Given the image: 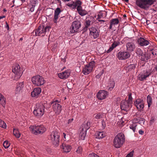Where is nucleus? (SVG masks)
<instances>
[{
  "instance_id": "f257e3e1",
  "label": "nucleus",
  "mask_w": 157,
  "mask_h": 157,
  "mask_svg": "<svg viewBox=\"0 0 157 157\" xmlns=\"http://www.w3.org/2000/svg\"><path fill=\"white\" fill-rule=\"evenodd\" d=\"M82 2L80 0H76L75 2H71L66 4L70 9L73 10L77 8L79 14L82 16H83L87 14V12L82 9Z\"/></svg>"
},
{
  "instance_id": "f03ea898",
  "label": "nucleus",
  "mask_w": 157,
  "mask_h": 157,
  "mask_svg": "<svg viewBox=\"0 0 157 157\" xmlns=\"http://www.w3.org/2000/svg\"><path fill=\"white\" fill-rule=\"evenodd\" d=\"M29 129L32 133L36 135L42 134L46 131V128L42 124L31 125Z\"/></svg>"
},
{
  "instance_id": "7ed1b4c3",
  "label": "nucleus",
  "mask_w": 157,
  "mask_h": 157,
  "mask_svg": "<svg viewBox=\"0 0 157 157\" xmlns=\"http://www.w3.org/2000/svg\"><path fill=\"white\" fill-rule=\"evenodd\" d=\"M155 1V0H136V3L140 8L147 10Z\"/></svg>"
},
{
  "instance_id": "20e7f679",
  "label": "nucleus",
  "mask_w": 157,
  "mask_h": 157,
  "mask_svg": "<svg viewBox=\"0 0 157 157\" xmlns=\"http://www.w3.org/2000/svg\"><path fill=\"white\" fill-rule=\"evenodd\" d=\"M125 141L124 135L122 133H118L115 137L113 141V145L115 147L119 148L121 147Z\"/></svg>"
},
{
  "instance_id": "39448f33",
  "label": "nucleus",
  "mask_w": 157,
  "mask_h": 157,
  "mask_svg": "<svg viewBox=\"0 0 157 157\" xmlns=\"http://www.w3.org/2000/svg\"><path fill=\"white\" fill-rule=\"evenodd\" d=\"M31 80L34 85L37 86H42L45 82L44 78L40 75H36L33 76Z\"/></svg>"
},
{
  "instance_id": "423d86ee",
  "label": "nucleus",
  "mask_w": 157,
  "mask_h": 157,
  "mask_svg": "<svg viewBox=\"0 0 157 157\" xmlns=\"http://www.w3.org/2000/svg\"><path fill=\"white\" fill-rule=\"evenodd\" d=\"M33 113L34 115L38 117L42 116L44 113V106L42 105L37 104Z\"/></svg>"
},
{
  "instance_id": "0eeeda50",
  "label": "nucleus",
  "mask_w": 157,
  "mask_h": 157,
  "mask_svg": "<svg viewBox=\"0 0 157 157\" xmlns=\"http://www.w3.org/2000/svg\"><path fill=\"white\" fill-rule=\"evenodd\" d=\"M59 133L56 131H53L51 134L49 138L55 146H57L59 143Z\"/></svg>"
},
{
  "instance_id": "6e6552de",
  "label": "nucleus",
  "mask_w": 157,
  "mask_h": 157,
  "mask_svg": "<svg viewBox=\"0 0 157 157\" xmlns=\"http://www.w3.org/2000/svg\"><path fill=\"white\" fill-rule=\"evenodd\" d=\"M12 71L15 74V78L16 79L20 78L23 72L21 69L20 66L17 63L13 66Z\"/></svg>"
},
{
  "instance_id": "1a4fd4ad",
  "label": "nucleus",
  "mask_w": 157,
  "mask_h": 157,
  "mask_svg": "<svg viewBox=\"0 0 157 157\" xmlns=\"http://www.w3.org/2000/svg\"><path fill=\"white\" fill-rule=\"evenodd\" d=\"M95 62L94 61H92L88 64L85 65L83 69V74L86 75L91 72L93 69L95 67Z\"/></svg>"
},
{
  "instance_id": "9d476101",
  "label": "nucleus",
  "mask_w": 157,
  "mask_h": 157,
  "mask_svg": "<svg viewBox=\"0 0 157 157\" xmlns=\"http://www.w3.org/2000/svg\"><path fill=\"white\" fill-rule=\"evenodd\" d=\"M81 26V23L79 21H73L70 28V32L71 33H74L78 32Z\"/></svg>"
},
{
  "instance_id": "9b49d317",
  "label": "nucleus",
  "mask_w": 157,
  "mask_h": 157,
  "mask_svg": "<svg viewBox=\"0 0 157 157\" xmlns=\"http://www.w3.org/2000/svg\"><path fill=\"white\" fill-rule=\"evenodd\" d=\"M59 102V101L57 100H53L51 102V104L52 105V108L54 111L57 114H59L62 110V106L58 104Z\"/></svg>"
},
{
  "instance_id": "f8f14e48",
  "label": "nucleus",
  "mask_w": 157,
  "mask_h": 157,
  "mask_svg": "<svg viewBox=\"0 0 157 157\" xmlns=\"http://www.w3.org/2000/svg\"><path fill=\"white\" fill-rule=\"evenodd\" d=\"M151 73L150 70H146L141 72L138 76V79L140 81L144 80L149 77Z\"/></svg>"
},
{
  "instance_id": "ddd939ff",
  "label": "nucleus",
  "mask_w": 157,
  "mask_h": 157,
  "mask_svg": "<svg viewBox=\"0 0 157 157\" xmlns=\"http://www.w3.org/2000/svg\"><path fill=\"white\" fill-rule=\"evenodd\" d=\"M134 104L139 111H142L144 107L143 100L140 98L136 99L134 102Z\"/></svg>"
},
{
  "instance_id": "4468645a",
  "label": "nucleus",
  "mask_w": 157,
  "mask_h": 157,
  "mask_svg": "<svg viewBox=\"0 0 157 157\" xmlns=\"http://www.w3.org/2000/svg\"><path fill=\"white\" fill-rule=\"evenodd\" d=\"M130 56V53L127 52H119L117 54V57L120 60L126 59Z\"/></svg>"
},
{
  "instance_id": "2eb2a0df",
  "label": "nucleus",
  "mask_w": 157,
  "mask_h": 157,
  "mask_svg": "<svg viewBox=\"0 0 157 157\" xmlns=\"http://www.w3.org/2000/svg\"><path fill=\"white\" fill-rule=\"evenodd\" d=\"M108 95V93L104 90H100L97 94L98 98L100 100L105 99Z\"/></svg>"
},
{
  "instance_id": "dca6fc26",
  "label": "nucleus",
  "mask_w": 157,
  "mask_h": 157,
  "mask_svg": "<svg viewBox=\"0 0 157 157\" xmlns=\"http://www.w3.org/2000/svg\"><path fill=\"white\" fill-rule=\"evenodd\" d=\"M90 35L94 39L97 38L99 36V32L96 28L92 27L89 29Z\"/></svg>"
},
{
  "instance_id": "f3484780",
  "label": "nucleus",
  "mask_w": 157,
  "mask_h": 157,
  "mask_svg": "<svg viewBox=\"0 0 157 157\" xmlns=\"http://www.w3.org/2000/svg\"><path fill=\"white\" fill-rule=\"evenodd\" d=\"M131 104L129 103L128 101L123 100L122 101L121 104V109L126 111L128 110L131 106Z\"/></svg>"
},
{
  "instance_id": "a211bd4d",
  "label": "nucleus",
  "mask_w": 157,
  "mask_h": 157,
  "mask_svg": "<svg viewBox=\"0 0 157 157\" xmlns=\"http://www.w3.org/2000/svg\"><path fill=\"white\" fill-rule=\"evenodd\" d=\"M137 54L139 55L140 59L143 61H147L149 59V57L146 54H144L141 50L138 49Z\"/></svg>"
},
{
  "instance_id": "6ab92c4d",
  "label": "nucleus",
  "mask_w": 157,
  "mask_h": 157,
  "mask_svg": "<svg viewBox=\"0 0 157 157\" xmlns=\"http://www.w3.org/2000/svg\"><path fill=\"white\" fill-rule=\"evenodd\" d=\"M70 70H67L62 72L59 73L58 75L59 78L62 79H65L67 78L70 75Z\"/></svg>"
},
{
  "instance_id": "aec40b11",
  "label": "nucleus",
  "mask_w": 157,
  "mask_h": 157,
  "mask_svg": "<svg viewBox=\"0 0 157 157\" xmlns=\"http://www.w3.org/2000/svg\"><path fill=\"white\" fill-rule=\"evenodd\" d=\"M41 92L40 88L37 87L33 89L31 92V95L33 97H37L39 95Z\"/></svg>"
},
{
  "instance_id": "412c9836",
  "label": "nucleus",
  "mask_w": 157,
  "mask_h": 157,
  "mask_svg": "<svg viewBox=\"0 0 157 157\" xmlns=\"http://www.w3.org/2000/svg\"><path fill=\"white\" fill-rule=\"evenodd\" d=\"M61 148L63 150L64 152L66 153L69 152L71 149V147L70 145L64 143L62 144Z\"/></svg>"
},
{
  "instance_id": "4be33fe9",
  "label": "nucleus",
  "mask_w": 157,
  "mask_h": 157,
  "mask_svg": "<svg viewBox=\"0 0 157 157\" xmlns=\"http://www.w3.org/2000/svg\"><path fill=\"white\" fill-rule=\"evenodd\" d=\"M24 82H20L17 84L16 88L15 90V93L18 94L21 92L22 88L24 86Z\"/></svg>"
},
{
  "instance_id": "5701e85b",
  "label": "nucleus",
  "mask_w": 157,
  "mask_h": 157,
  "mask_svg": "<svg viewBox=\"0 0 157 157\" xmlns=\"http://www.w3.org/2000/svg\"><path fill=\"white\" fill-rule=\"evenodd\" d=\"M138 42L141 46H147L149 44V41L142 38H140L138 40Z\"/></svg>"
},
{
  "instance_id": "b1692460",
  "label": "nucleus",
  "mask_w": 157,
  "mask_h": 157,
  "mask_svg": "<svg viewBox=\"0 0 157 157\" xmlns=\"http://www.w3.org/2000/svg\"><path fill=\"white\" fill-rule=\"evenodd\" d=\"M127 50L129 52H131L134 50L135 48L134 44L132 42H129L126 44Z\"/></svg>"
},
{
  "instance_id": "393cba45",
  "label": "nucleus",
  "mask_w": 157,
  "mask_h": 157,
  "mask_svg": "<svg viewBox=\"0 0 157 157\" xmlns=\"http://www.w3.org/2000/svg\"><path fill=\"white\" fill-rule=\"evenodd\" d=\"M120 44V43L119 41H114L112 44L111 46L109 48V49L107 51V53H109L112 51L113 49L116 48L117 46L119 45Z\"/></svg>"
},
{
  "instance_id": "a878e982",
  "label": "nucleus",
  "mask_w": 157,
  "mask_h": 157,
  "mask_svg": "<svg viewBox=\"0 0 157 157\" xmlns=\"http://www.w3.org/2000/svg\"><path fill=\"white\" fill-rule=\"evenodd\" d=\"M105 136V133L103 132H98L95 134L96 138L99 139H102Z\"/></svg>"
},
{
  "instance_id": "bb28decb",
  "label": "nucleus",
  "mask_w": 157,
  "mask_h": 157,
  "mask_svg": "<svg viewBox=\"0 0 157 157\" xmlns=\"http://www.w3.org/2000/svg\"><path fill=\"white\" fill-rule=\"evenodd\" d=\"M107 15V12L105 11H102L100 12L98 15L97 18V20H99L101 18H104Z\"/></svg>"
},
{
  "instance_id": "cd10ccee",
  "label": "nucleus",
  "mask_w": 157,
  "mask_h": 157,
  "mask_svg": "<svg viewBox=\"0 0 157 157\" xmlns=\"http://www.w3.org/2000/svg\"><path fill=\"white\" fill-rule=\"evenodd\" d=\"M44 33V27L42 26H40L36 31L35 33L36 36H40L42 33Z\"/></svg>"
},
{
  "instance_id": "c85d7f7f",
  "label": "nucleus",
  "mask_w": 157,
  "mask_h": 157,
  "mask_svg": "<svg viewBox=\"0 0 157 157\" xmlns=\"http://www.w3.org/2000/svg\"><path fill=\"white\" fill-rule=\"evenodd\" d=\"M80 129L81 131L79 133V137L82 140H84L86 134V129L84 130L82 128H81Z\"/></svg>"
},
{
  "instance_id": "c756f323",
  "label": "nucleus",
  "mask_w": 157,
  "mask_h": 157,
  "mask_svg": "<svg viewBox=\"0 0 157 157\" xmlns=\"http://www.w3.org/2000/svg\"><path fill=\"white\" fill-rule=\"evenodd\" d=\"M13 133L14 135L17 138H19L21 136V133L19 132L18 129L15 128H13Z\"/></svg>"
},
{
  "instance_id": "7c9ffc66",
  "label": "nucleus",
  "mask_w": 157,
  "mask_h": 157,
  "mask_svg": "<svg viewBox=\"0 0 157 157\" xmlns=\"http://www.w3.org/2000/svg\"><path fill=\"white\" fill-rule=\"evenodd\" d=\"M147 101L148 107L150 108L152 104V98L150 95H149L147 97Z\"/></svg>"
},
{
  "instance_id": "2f4dec72",
  "label": "nucleus",
  "mask_w": 157,
  "mask_h": 157,
  "mask_svg": "<svg viewBox=\"0 0 157 157\" xmlns=\"http://www.w3.org/2000/svg\"><path fill=\"white\" fill-rule=\"evenodd\" d=\"M94 117L97 119H100L105 116L104 114L102 113H98L94 115Z\"/></svg>"
},
{
  "instance_id": "473e14b6",
  "label": "nucleus",
  "mask_w": 157,
  "mask_h": 157,
  "mask_svg": "<svg viewBox=\"0 0 157 157\" xmlns=\"http://www.w3.org/2000/svg\"><path fill=\"white\" fill-rule=\"evenodd\" d=\"M115 86V83L113 81L110 82L108 86V89L109 90H113Z\"/></svg>"
},
{
  "instance_id": "72a5a7b5",
  "label": "nucleus",
  "mask_w": 157,
  "mask_h": 157,
  "mask_svg": "<svg viewBox=\"0 0 157 157\" xmlns=\"http://www.w3.org/2000/svg\"><path fill=\"white\" fill-rule=\"evenodd\" d=\"M5 98L1 94H0V104L3 105H5Z\"/></svg>"
},
{
  "instance_id": "f704fd0d",
  "label": "nucleus",
  "mask_w": 157,
  "mask_h": 157,
  "mask_svg": "<svg viewBox=\"0 0 157 157\" xmlns=\"http://www.w3.org/2000/svg\"><path fill=\"white\" fill-rule=\"evenodd\" d=\"M119 22L117 18H114L112 19L110 21L111 25H117Z\"/></svg>"
},
{
  "instance_id": "c9c22d12",
  "label": "nucleus",
  "mask_w": 157,
  "mask_h": 157,
  "mask_svg": "<svg viewBox=\"0 0 157 157\" xmlns=\"http://www.w3.org/2000/svg\"><path fill=\"white\" fill-rule=\"evenodd\" d=\"M90 123L87 122L85 124L83 125L82 126L81 128H82L84 130L86 129V131H87V130H88L90 128Z\"/></svg>"
},
{
  "instance_id": "e433bc0d",
  "label": "nucleus",
  "mask_w": 157,
  "mask_h": 157,
  "mask_svg": "<svg viewBox=\"0 0 157 157\" xmlns=\"http://www.w3.org/2000/svg\"><path fill=\"white\" fill-rule=\"evenodd\" d=\"M90 123L87 122L85 124L83 125L82 126L81 128H82L84 130L86 129V131H87V130H88L90 128Z\"/></svg>"
},
{
  "instance_id": "4c0bfd02",
  "label": "nucleus",
  "mask_w": 157,
  "mask_h": 157,
  "mask_svg": "<svg viewBox=\"0 0 157 157\" xmlns=\"http://www.w3.org/2000/svg\"><path fill=\"white\" fill-rule=\"evenodd\" d=\"M0 127L4 128H6L7 127L6 123L1 120H0Z\"/></svg>"
},
{
  "instance_id": "58836bf2",
  "label": "nucleus",
  "mask_w": 157,
  "mask_h": 157,
  "mask_svg": "<svg viewBox=\"0 0 157 157\" xmlns=\"http://www.w3.org/2000/svg\"><path fill=\"white\" fill-rule=\"evenodd\" d=\"M136 65L135 64H130L127 67V69H128V70L129 71H132L136 67Z\"/></svg>"
},
{
  "instance_id": "ea45409f",
  "label": "nucleus",
  "mask_w": 157,
  "mask_h": 157,
  "mask_svg": "<svg viewBox=\"0 0 157 157\" xmlns=\"http://www.w3.org/2000/svg\"><path fill=\"white\" fill-rule=\"evenodd\" d=\"M3 146L6 148H8L10 146V144L7 141H5L3 144Z\"/></svg>"
},
{
  "instance_id": "a19ab883",
  "label": "nucleus",
  "mask_w": 157,
  "mask_h": 157,
  "mask_svg": "<svg viewBox=\"0 0 157 157\" xmlns=\"http://www.w3.org/2000/svg\"><path fill=\"white\" fill-rule=\"evenodd\" d=\"M37 2V0H31L30 1V4L32 6H35Z\"/></svg>"
},
{
  "instance_id": "79ce46f5",
  "label": "nucleus",
  "mask_w": 157,
  "mask_h": 157,
  "mask_svg": "<svg viewBox=\"0 0 157 157\" xmlns=\"http://www.w3.org/2000/svg\"><path fill=\"white\" fill-rule=\"evenodd\" d=\"M136 124H132L130 125V128L132 129L133 132H135V130L136 129Z\"/></svg>"
},
{
  "instance_id": "37998d69",
  "label": "nucleus",
  "mask_w": 157,
  "mask_h": 157,
  "mask_svg": "<svg viewBox=\"0 0 157 157\" xmlns=\"http://www.w3.org/2000/svg\"><path fill=\"white\" fill-rule=\"evenodd\" d=\"M134 151H132L129 153L125 157H134Z\"/></svg>"
},
{
  "instance_id": "c03bdc74",
  "label": "nucleus",
  "mask_w": 157,
  "mask_h": 157,
  "mask_svg": "<svg viewBox=\"0 0 157 157\" xmlns=\"http://www.w3.org/2000/svg\"><path fill=\"white\" fill-rule=\"evenodd\" d=\"M104 73V70L103 69L101 70V71L96 76V77L97 78H99Z\"/></svg>"
},
{
  "instance_id": "a18cd8bd",
  "label": "nucleus",
  "mask_w": 157,
  "mask_h": 157,
  "mask_svg": "<svg viewBox=\"0 0 157 157\" xmlns=\"http://www.w3.org/2000/svg\"><path fill=\"white\" fill-rule=\"evenodd\" d=\"M82 151V148L81 147L79 146L78 147L76 151V152L78 154H80Z\"/></svg>"
},
{
  "instance_id": "49530a36",
  "label": "nucleus",
  "mask_w": 157,
  "mask_h": 157,
  "mask_svg": "<svg viewBox=\"0 0 157 157\" xmlns=\"http://www.w3.org/2000/svg\"><path fill=\"white\" fill-rule=\"evenodd\" d=\"M60 12V10L59 8H57L55 11L54 14L59 15Z\"/></svg>"
},
{
  "instance_id": "de8ad7c7",
  "label": "nucleus",
  "mask_w": 157,
  "mask_h": 157,
  "mask_svg": "<svg viewBox=\"0 0 157 157\" xmlns=\"http://www.w3.org/2000/svg\"><path fill=\"white\" fill-rule=\"evenodd\" d=\"M51 28V27L49 26H46L44 29V33H46L47 32H48L49 30V29Z\"/></svg>"
},
{
  "instance_id": "09e8293b",
  "label": "nucleus",
  "mask_w": 157,
  "mask_h": 157,
  "mask_svg": "<svg viewBox=\"0 0 157 157\" xmlns=\"http://www.w3.org/2000/svg\"><path fill=\"white\" fill-rule=\"evenodd\" d=\"M128 98L127 101L129 102V103H132V94H129L128 95Z\"/></svg>"
},
{
  "instance_id": "8fccbe9b",
  "label": "nucleus",
  "mask_w": 157,
  "mask_h": 157,
  "mask_svg": "<svg viewBox=\"0 0 157 157\" xmlns=\"http://www.w3.org/2000/svg\"><path fill=\"white\" fill-rule=\"evenodd\" d=\"M91 21L90 20H86L85 21V26L88 27L90 24Z\"/></svg>"
},
{
  "instance_id": "3c124183",
  "label": "nucleus",
  "mask_w": 157,
  "mask_h": 157,
  "mask_svg": "<svg viewBox=\"0 0 157 157\" xmlns=\"http://www.w3.org/2000/svg\"><path fill=\"white\" fill-rule=\"evenodd\" d=\"M88 157H99L98 155L94 153H92L88 155Z\"/></svg>"
},
{
  "instance_id": "603ef678",
  "label": "nucleus",
  "mask_w": 157,
  "mask_h": 157,
  "mask_svg": "<svg viewBox=\"0 0 157 157\" xmlns=\"http://www.w3.org/2000/svg\"><path fill=\"white\" fill-rule=\"evenodd\" d=\"M59 15H55L54 14V18L53 20V21L54 23H57V20L58 18Z\"/></svg>"
},
{
  "instance_id": "864d4df0",
  "label": "nucleus",
  "mask_w": 157,
  "mask_h": 157,
  "mask_svg": "<svg viewBox=\"0 0 157 157\" xmlns=\"http://www.w3.org/2000/svg\"><path fill=\"white\" fill-rule=\"evenodd\" d=\"M155 121V118L153 117H152L151 118V120H150V124H151V125Z\"/></svg>"
},
{
  "instance_id": "5fc2aeb1",
  "label": "nucleus",
  "mask_w": 157,
  "mask_h": 157,
  "mask_svg": "<svg viewBox=\"0 0 157 157\" xmlns=\"http://www.w3.org/2000/svg\"><path fill=\"white\" fill-rule=\"evenodd\" d=\"M73 120H74L73 118L69 119L68 120V122H67L68 124H69L71 123H72V121H73Z\"/></svg>"
},
{
  "instance_id": "6e6d98bb",
  "label": "nucleus",
  "mask_w": 157,
  "mask_h": 157,
  "mask_svg": "<svg viewBox=\"0 0 157 157\" xmlns=\"http://www.w3.org/2000/svg\"><path fill=\"white\" fill-rule=\"evenodd\" d=\"M35 7V6H32V7L30 8V10L31 12H33L34 11Z\"/></svg>"
},
{
  "instance_id": "4d7b16f0",
  "label": "nucleus",
  "mask_w": 157,
  "mask_h": 157,
  "mask_svg": "<svg viewBox=\"0 0 157 157\" xmlns=\"http://www.w3.org/2000/svg\"><path fill=\"white\" fill-rule=\"evenodd\" d=\"M139 133L140 135H143L144 133V131L140 129L139 131Z\"/></svg>"
},
{
  "instance_id": "13d9d810",
  "label": "nucleus",
  "mask_w": 157,
  "mask_h": 157,
  "mask_svg": "<svg viewBox=\"0 0 157 157\" xmlns=\"http://www.w3.org/2000/svg\"><path fill=\"white\" fill-rule=\"evenodd\" d=\"M63 136L64 139H65V140H66V134L64 133H63Z\"/></svg>"
},
{
  "instance_id": "bf43d9fd",
  "label": "nucleus",
  "mask_w": 157,
  "mask_h": 157,
  "mask_svg": "<svg viewBox=\"0 0 157 157\" xmlns=\"http://www.w3.org/2000/svg\"><path fill=\"white\" fill-rule=\"evenodd\" d=\"M55 1L59 3H61V0H55Z\"/></svg>"
},
{
  "instance_id": "052dcab7",
  "label": "nucleus",
  "mask_w": 157,
  "mask_h": 157,
  "mask_svg": "<svg viewBox=\"0 0 157 157\" xmlns=\"http://www.w3.org/2000/svg\"><path fill=\"white\" fill-rule=\"evenodd\" d=\"M62 0L64 2H69V1H71V0Z\"/></svg>"
},
{
  "instance_id": "680f3d73",
  "label": "nucleus",
  "mask_w": 157,
  "mask_h": 157,
  "mask_svg": "<svg viewBox=\"0 0 157 157\" xmlns=\"http://www.w3.org/2000/svg\"><path fill=\"white\" fill-rule=\"evenodd\" d=\"M5 17V16H0V20L1 19L4 18Z\"/></svg>"
},
{
  "instance_id": "e2e57ef3",
  "label": "nucleus",
  "mask_w": 157,
  "mask_h": 157,
  "mask_svg": "<svg viewBox=\"0 0 157 157\" xmlns=\"http://www.w3.org/2000/svg\"><path fill=\"white\" fill-rule=\"evenodd\" d=\"M113 25H111V23H110V26H109V27L110 29H112Z\"/></svg>"
},
{
  "instance_id": "0e129e2a",
  "label": "nucleus",
  "mask_w": 157,
  "mask_h": 157,
  "mask_svg": "<svg viewBox=\"0 0 157 157\" xmlns=\"http://www.w3.org/2000/svg\"><path fill=\"white\" fill-rule=\"evenodd\" d=\"M102 124L104 126H105V123L103 121H102Z\"/></svg>"
},
{
  "instance_id": "69168bd1",
  "label": "nucleus",
  "mask_w": 157,
  "mask_h": 157,
  "mask_svg": "<svg viewBox=\"0 0 157 157\" xmlns=\"http://www.w3.org/2000/svg\"><path fill=\"white\" fill-rule=\"evenodd\" d=\"M99 21H103V22H105V21L103 20H100V19H99V20H98Z\"/></svg>"
},
{
  "instance_id": "338daca9",
  "label": "nucleus",
  "mask_w": 157,
  "mask_h": 157,
  "mask_svg": "<svg viewBox=\"0 0 157 157\" xmlns=\"http://www.w3.org/2000/svg\"><path fill=\"white\" fill-rule=\"evenodd\" d=\"M155 69L156 71H157V66H156L155 67Z\"/></svg>"
},
{
  "instance_id": "774afa93",
  "label": "nucleus",
  "mask_w": 157,
  "mask_h": 157,
  "mask_svg": "<svg viewBox=\"0 0 157 157\" xmlns=\"http://www.w3.org/2000/svg\"><path fill=\"white\" fill-rule=\"evenodd\" d=\"M3 11L4 12H6L7 11L5 9H4Z\"/></svg>"
}]
</instances>
